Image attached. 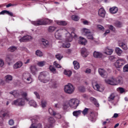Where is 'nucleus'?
Instances as JSON below:
<instances>
[{
  "instance_id": "obj_36",
  "label": "nucleus",
  "mask_w": 128,
  "mask_h": 128,
  "mask_svg": "<svg viewBox=\"0 0 128 128\" xmlns=\"http://www.w3.org/2000/svg\"><path fill=\"white\" fill-rule=\"evenodd\" d=\"M114 98H116V94L114 93L111 94L108 98V102H112L114 100Z\"/></svg>"
},
{
  "instance_id": "obj_27",
  "label": "nucleus",
  "mask_w": 128,
  "mask_h": 128,
  "mask_svg": "<svg viewBox=\"0 0 128 128\" xmlns=\"http://www.w3.org/2000/svg\"><path fill=\"white\" fill-rule=\"evenodd\" d=\"M42 21L43 26H46V24H52V20L48 18L42 19Z\"/></svg>"
},
{
  "instance_id": "obj_59",
  "label": "nucleus",
  "mask_w": 128,
  "mask_h": 128,
  "mask_svg": "<svg viewBox=\"0 0 128 128\" xmlns=\"http://www.w3.org/2000/svg\"><path fill=\"white\" fill-rule=\"evenodd\" d=\"M97 28L100 30H104V28L101 25H98Z\"/></svg>"
},
{
  "instance_id": "obj_51",
  "label": "nucleus",
  "mask_w": 128,
  "mask_h": 128,
  "mask_svg": "<svg viewBox=\"0 0 128 128\" xmlns=\"http://www.w3.org/2000/svg\"><path fill=\"white\" fill-rule=\"evenodd\" d=\"M123 72H128V64L125 65L124 66Z\"/></svg>"
},
{
  "instance_id": "obj_16",
  "label": "nucleus",
  "mask_w": 128,
  "mask_h": 128,
  "mask_svg": "<svg viewBox=\"0 0 128 128\" xmlns=\"http://www.w3.org/2000/svg\"><path fill=\"white\" fill-rule=\"evenodd\" d=\"M22 66V62L20 61L16 62L13 66L14 70H18V68H20Z\"/></svg>"
},
{
  "instance_id": "obj_12",
  "label": "nucleus",
  "mask_w": 128,
  "mask_h": 128,
  "mask_svg": "<svg viewBox=\"0 0 128 128\" xmlns=\"http://www.w3.org/2000/svg\"><path fill=\"white\" fill-rule=\"evenodd\" d=\"M98 72L99 74H100L102 78H108V72H106L104 69L100 68L98 69Z\"/></svg>"
},
{
  "instance_id": "obj_62",
  "label": "nucleus",
  "mask_w": 128,
  "mask_h": 128,
  "mask_svg": "<svg viewBox=\"0 0 128 128\" xmlns=\"http://www.w3.org/2000/svg\"><path fill=\"white\" fill-rule=\"evenodd\" d=\"M21 94L23 98H26L28 96V93L26 92H22Z\"/></svg>"
},
{
  "instance_id": "obj_40",
  "label": "nucleus",
  "mask_w": 128,
  "mask_h": 128,
  "mask_svg": "<svg viewBox=\"0 0 128 128\" xmlns=\"http://www.w3.org/2000/svg\"><path fill=\"white\" fill-rule=\"evenodd\" d=\"M50 78L45 77L42 78V80H40V82H42L46 84V82H50Z\"/></svg>"
},
{
  "instance_id": "obj_45",
  "label": "nucleus",
  "mask_w": 128,
  "mask_h": 128,
  "mask_svg": "<svg viewBox=\"0 0 128 128\" xmlns=\"http://www.w3.org/2000/svg\"><path fill=\"white\" fill-rule=\"evenodd\" d=\"M16 46H11L10 48H8V50L9 52H15V50H16Z\"/></svg>"
},
{
  "instance_id": "obj_56",
  "label": "nucleus",
  "mask_w": 128,
  "mask_h": 128,
  "mask_svg": "<svg viewBox=\"0 0 128 128\" xmlns=\"http://www.w3.org/2000/svg\"><path fill=\"white\" fill-rule=\"evenodd\" d=\"M41 106L42 108H46V101L43 100L41 102Z\"/></svg>"
},
{
  "instance_id": "obj_1",
  "label": "nucleus",
  "mask_w": 128,
  "mask_h": 128,
  "mask_svg": "<svg viewBox=\"0 0 128 128\" xmlns=\"http://www.w3.org/2000/svg\"><path fill=\"white\" fill-rule=\"evenodd\" d=\"M78 104H80V100H78L72 98L69 100L68 102H66L64 104L63 106L64 108H68L69 106L71 108L76 110V108L78 106Z\"/></svg>"
},
{
  "instance_id": "obj_11",
  "label": "nucleus",
  "mask_w": 128,
  "mask_h": 128,
  "mask_svg": "<svg viewBox=\"0 0 128 128\" xmlns=\"http://www.w3.org/2000/svg\"><path fill=\"white\" fill-rule=\"evenodd\" d=\"M30 72L33 74V76H36V72H38V68H36V66L35 65H32L30 68Z\"/></svg>"
},
{
  "instance_id": "obj_64",
  "label": "nucleus",
  "mask_w": 128,
  "mask_h": 128,
  "mask_svg": "<svg viewBox=\"0 0 128 128\" xmlns=\"http://www.w3.org/2000/svg\"><path fill=\"white\" fill-rule=\"evenodd\" d=\"M108 28L111 30H114V27L112 25H108Z\"/></svg>"
},
{
  "instance_id": "obj_42",
  "label": "nucleus",
  "mask_w": 128,
  "mask_h": 128,
  "mask_svg": "<svg viewBox=\"0 0 128 128\" xmlns=\"http://www.w3.org/2000/svg\"><path fill=\"white\" fill-rule=\"evenodd\" d=\"M46 65V62L44 61H40V62H38L37 63V66H44Z\"/></svg>"
},
{
  "instance_id": "obj_3",
  "label": "nucleus",
  "mask_w": 128,
  "mask_h": 128,
  "mask_svg": "<svg viewBox=\"0 0 128 128\" xmlns=\"http://www.w3.org/2000/svg\"><path fill=\"white\" fill-rule=\"evenodd\" d=\"M22 79L25 84H32V75L30 73H24Z\"/></svg>"
},
{
  "instance_id": "obj_23",
  "label": "nucleus",
  "mask_w": 128,
  "mask_h": 128,
  "mask_svg": "<svg viewBox=\"0 0 128 128\" xmlns=\"http://www.w3.org/2000/svg\"><path fill=\"white\" fill-rule=\"evenodd\" d=\"M86 40L84 38L82 37H80L78 43L80 44H82L83 46H86Z\"/></svg>"
},
{
  "instance_id": "obj_22",
  "label": "nucleus",
  "mask_w": 128,
  "mask_h": 128,
  "mask_svg": "<svg viewBox=\"0 0 128 128\" xmlns=\"http://www.w3.org/2000/svg\"><path fill=\"white\" fill-rule=\"evenodd\" d=\"M114 50L112 49H110L108 48H106L104 51V54H108V56H110V54H112Z\"/></svg>"
},
{
  "instance_id": "obj_26",
  "label": "nucleus",
  "mask_w": 128,
  "mask_h": 128,
  "mask_svg": "<svg viewBox=\"0 0 128 128\" xmlns=\"http://www.w3.org/2000/svg\"><path fill=\"white\" fill-rule=\"evenodd\" d=\"M48 73L46 72H41L40 73V75L39 76L38 79L42 80L44 78H46V76H48Z\"/></svg>"
},
{
  "instance_id": "obj_38",
  "label": "nucleus",
  "mask_w": 128,
  "mask_h": 128,
  "mask_svg": "<svg viewBox=\"0 0 128 128\" xmlns=\"http://www.w3.org/2000/svg\"><path fill=\"white\" fill-rule=\"evenodd\" d=\"M4 78L6 82H10L12 80V75H7L5 76Z\"/></svg>"
},
{
  "instance_id": "obj_25",
  "label": "nucleus",
  "mask_w": 128,
  "mask_h": 128,
  "mask_svg": "<svg viewBox=\"0 0 128 128\" xmlns=\"http://www.w3.org/2000/svg\"><path fill=\"white\" fill-rule=\"evenodd\" d=\"M116 86L118 84H124V79L122 76H119L117 78H116Z\"/></svg>"
},
{
  "instance_id": "obj_54",
  "label": "nucleus",
  "mask_w": 128,
  "mask_h": 128,
  "mask_svg": "<svg viewBox=\"0 0 128 128\" xmlns=\"http://www.w3.org/2000/svg\"><path fill=\"white\" fill-rule=\"evenodd\" d=\"M54 108H62V104L60 103H57L54 104Z\"/></svg>"
},
{
  "instance_id": "obj_60",
  "label": "nucleus",
  "mask_w": 128,
  "mask_h": 128,
  "mask_svg": "<svg viewBox=\"0 0 128 128\" xmlns=\"http://www.w3.org/2000/svg\"><path fill=\"white\" fill-rule=\"evenodd\" d=\"M35 128H42V126L40 124H36V123H35Z\"/></svg>"
},
{
  "instance_id": "obj_32",
  "label": "nucleus",
  "mask_w": 128,
  "mask_h": 128,
  "mask_svg": "<svg viewBox=\"0 0 128 128\" xmlns=\"http://www.w3.org/2000/svg\"><path fill=\"white\" fill-rule=\"evenodd\" d=\"M49 70L50 72H52V74H58V72H56V68L52 65H50L49 66Z\"/></svg>"
},
{
  "instance_id": "obj_34",
  "label": "nucleus",
  "mask_w": 128,
  "mask_h": 128,
  "mask_svg": "<svg viewBox=\"0 0 128 128\" xmlns=\"http://www.w3.org/2000/svg\"><path fill=\"white\" fill-rule=\"evenodd\" d=\"M56 24L59 26H66V24H68V22H66L62 20H57Z\"/></svg>"
},
{
  "instance_id": "obj_37",
  "label": "nucleus",
  "mask_w": 128,
  "mask_h": 128,
  "mask_svg": "<svg viewBox=\"0 0 128 128\" xmlns=\"http://www.w3.org/2000/svg\"><path fill=\"white\" fill-rule=\"evenodd\" d=\"M55 38L57 40H62V34L58 32V31H56L55 33Z\"/></svg>"
},
{
  "instance_id": "obj_7",
  "label": "nucleus",
  "mask_w": 128,
  "mask_h": 128,
  "mask_svg": "<svg viewBox=\"0 0 128 128\" xmlns=\"http://www.w3.org/2000/svg\"><path fill=\"white\" fill-rule=\"evenodd\" d=\"M124 59L120 58L114 63V66L117 68H120L122 66H124Z\"/></svg>"
},
{
  "instance_id": "obj_50",
  "label": "nucleus",
  "mask_w": 128,
  "mask_h": 128,
  "mask_svg": "<svg viewBox=\"0 0 128 128\" xmlns=\"http://www.w3.org/2000/svg\"><path fill=\"white\" fill-rule=\"evenodd\" d=\"M54 66H56V68H62V66L60 65L58 62H56V61H55L54 62Z\"/></svg>"
},
{
  "instance_id": "obj_39",
  "label": "nucleus",
  "mask_w": 128,
  "mask_h": 128,
  "mask_svg": "<svg viewBox=\"0 0 128 128\" xmlns=\"http://www.w3.org/2000/svg\"><path fill=\"white\" fill-rule=\"evenodd\" d=\"M28 104L30 106H34V108H36V102H34V100H31L29 101Z\"/></svg>"
},
{
  "instance_id": "obj_4",
  "label": "nucleus",
  "mask_w": 128,
  "mask_h": 128,
  "mask_svg": "<svg viewBox=\"0 0 128 128\" xmlns=\"http://www.w3.org/2000/svg\"><path fill=\"white\" fill-rule=\"evenodd\" d=\"M64 92L68 94H72L74 92V87L72 84H69L65 86L64 88Z\"/></svg>"
},
{
  "instance_id": "obj_48",
  "label": "nucleus",
  "mask_w": 128,
  "mask_h": 128,
  "mask_svg": "<svg viewBox=\"0 0 128 128\" xmlns=\"http://www.w3.org/2000/svg\"><path fill=\"white\" fill-rule=\"evenodd\" d=\"M56 59L58 60H61L62 58H64V56H62V55L60 54H57L56 55Z\"/></svg>"
},
{
  "instance_id": "obj_17",
  "label": "nucleus",
  "mask_w": 128,
  "mask_h": 128,
  "mask_svg": "<svg viewBox=\"0 0 128 128\" xmlns=\"http://www.w3.org/2000/svg\"><path fill=\"white\" fill-rule=\"evenodd\" d=\"M98 14L101 18H104L106 16V10H104V9L100 8L98 10Z\"/></svg>"
},
{
  "instance_id": "obj_31",
  "label": "nucleus",
  "mask_w": 128,
  "mask_h": 128,
  "mask_svg": "<svg viewBox=\"0 0 128 128\" xmlns=\"http://www.w3.org/2000/svg\"><path fill=\"white\" fill-rule=\"evenodd\" d=\"M115 52L118 56H122V50L118 47H116L115 48Z\"/></svg>"
},
{
  "instance_id": "obj_35",
  "label": "nucleus",
  "mask_w": 128,
  "mask_h": 128,
  "mask_svg": "<svg viewBox=\"0 0 128 128\" xmlns=\"http://www.w3.org/2000/svg\"><path fill=\"white\" fill-rule=\"evenodd\" d=\"M73 64L74 66V68L75 70H78L80 68V63L76 60L73 62Z\"/></svg>"
},
{
  "instance_id": "obj_10",
  "label": "nucleus",
  "mask_w": 128,
  "mask_h": 128,
  "mask_svg": "<svg viewBox=\"0 0 128 128\" xmlns=\"http://www.w3.org/2000/svg\"><path fill=\"white\" fill-rule=\"evenodd\" d=\"M40 44H42L44 48H48L50 46V42L46 39L42 38L40 40Z\"/></svg>"
},
{
  "instance_id": "obj_47",
  "label": "nucleus",
  "mask_w": 128,
  "mask_h": 128,
  "mask_svg": "<svg viewBox=\"0 0 128 128\" xmlns=\"http://www.w3.org/2000/svg\"><path fill=\"white\" fill-rule=\"evenodd\" d=\"M49 114H51V116H56V112L52 110V108H50L48 110Z\"/></svg>"
},
{
  "instance_id": "obj_29",
  "label": "nucleus",
  "mask_w": 128,
  "mask_h": 128,
  "mask_svg": "<svg viewBox=\"0 0 128 128\" xmlns=\"http://www.w3.org/2000/svg\"><path fill=\"white\" fill-rule=\"evenodd\" d=\"M94 58H102V54L100 52L95 51L94 52Z\"/></svg>"
},
{
  "instance_id": "obj_61",
  "label": "nucleus",
  "mask_w": 128,
  "mask_h": 128,
  "mask_svg": "<svg viewBox=\"0 0 128 128\" xmlns=\"http://www.w3.org/2000/svg\"><path fill=\"white\" fill-rule=\"evenodd\" d=\"M86 36L88 40H94V36L91 34L86 35Z\"/></svg>"
},
{
  "instance_id": "obj_58",
  "label": "nucleus",
  "mask_w": 128,
  "mask_h": 128,
  "mask_svg": "<svg viewBox=\"0 0 128 128\" xmlns=\"http://www.w3.org/2000/svg\"><path fill=\"white\" fill-rule=\"evenodd\" d=\"M8 124L10 126H14V120L10 119V120H9Z\"/></svg>"
},
{
  "instance_id": "obj_8",
  "label": "nucleus",
  "mask_w": 128,
  "mask_h": 128,
  "mask_svg": "<svg viewBox=\"0 0 128 128\" xmlns=\"http://www.w3.org/2000/svg\"><path fill=\"white\" fill-rule=\"evenodd\" d=\"M48 124L46 126L48 128H52V126H54V124L56 122V120H54V118L52 117H50L48 119Z\"/></svg>"
},
{
  "instance_id": "obj_63",
  "label": "nucleus",
  "mask_w": 128,
  "mask_h": 128,
  "mask_svg": "<svg viewBox=\"0 0 128 128\" xmlns=\"http://www.w3.org/2000/svg\"><path fill=\"white\" fill-rule=\"evenodd\" d=\"M4 62L2 60L0 59V68H2L4 66Z\"/></svg>"
},
{
  "instance_id": "obj_21",
  "label": "nucleus",
  "mask_w": 128,
  "mask_h": 128,
  "mask_svg": "<svg viewBox=\"0 0 128 128\" xmlns=\"http://www.w3.org/2000/svg\"><path fill=\"white\" fill-rule=\"evenodd\" d=\"M118 46L120 48H122V50H126L128 48V45H126V44L124 43L123 42H119L118 44Z\"/></svg>"
},
{
  "instance_id": "obj_44",
  "label": "nucleus",
  "mask_w": 128,
  "mask_h": 128,
  "mask_svg": "<svg viewBox=\"0 0 128 128\" xmlns=\"http://www.w3.org/2000/svg\"><path fill=\"white\" fill-rule=\"evenodd\" d=\"M72 20L74 22H78L80 20V17L78 16L73 15L72 16Z\"/></svg>"
},
{
  "instance_id": "obj_49",
  "label": "nucleus",
  "mask_w": 128,
  "mask_h": 128,
  "mask_svg": "<svg viewBox=\"0 0 128 128\" xmlns=\"http://www.w3.org/2000/svg\"><path fill=\"white\" fill-rule=\"evenodd\" d=\"M84 26H90L92 24V23L90 22H88L86 20H84L82 22Z\"/></svg>"
},
{
  "instance_id": "obj_52",
  "label": "nucleus",
  "mask_w": 128,
  "mask_h": 128,
  "mask_svg": "<svg viewBox=\"0 0 128 128\" xmlns=\"http://www.w3.org/2000/svg\"><path fill=\"white\" fill-rule=\"evenodd\" d=\"M56 29V26H50L48 28V30L50 32H54Z\"/></svg>"
},
{
  "instance_id": "obj_9",
  "label": "nucleus",
  "mask_w": 128,
  "mask_h": 128,
  "mask_svg": "<svg viewBox=\"0 0 128 128\" xmlns=\"http://www.w3.org/2000/svg\"><path fill=\"white\" fill-rule=\"evenodd\" d=\"M105 82L108 84H111L112 86H116V78H112L110 80H106Z\"/></svg>"
},
{
  "instance_id": "obj_18",
  "label": "nucleus",
  "mask_w": 128,
  "mask_h": 128,
  "mask_svg": "<svg viewBox=\"0 0 128 128\" xmlns=\"http://www.w3.org/2000/svg\"><path fill=\"white\" fill-rule=\"evenodd\" d=\"M81 32L84 36H88V34H92L90 30L86 28H82Z\"/></svg>"
},
{
  "instance_id": "obj_57",
  "label": "nucleus",
  "mask_w": 128,
  "mask_h": 128,
  "mask_svg": "<svg viewBox=\"0 0 128 128\" xmlns=\"http://www.w3.org/2000/svg\"><path fill=\"white\" fill-rule=\"evenodd\" d=\"M54 116H55L56 118H62V115L58 113L55 112V115H54Z\"/></svg>"
},
{
  "instance_id": "obj_19",
  "label": "nucleus",
  "mask_w": 128,
  "mask_h": 128,
  "mask_svg": "<svg viewBox=\"0 0 128 128\" xmlns=\"http://www.w3.org/2000/svg\"><path fill=\"white\" fill-rule=\"evenodd\" d=\"M81 54L83 58H86L88 56V52L86 48H82L81 50Z\"/></svg>"
},
{
  "instance_id": "obj_41",
  "label": "nucleus",
  "mask_w": 128,
  "mask_h": 128,
  "mask_svg": "<svg viewBox=\"0 0 128 128\" xmlns=\"http://www.w3.org/2000/svg\"><path fill=\"white\" fill-rule=\"evenodd\" d=\"M80 114H82V111L80 110L74 111L72 113L73 116H78L80 115Z\"/></svg>"
},
{
  "instance_id": "obj_15",
  "label": "nucleus",
  "mask_w": 128,
  "mask_h": 128,
  "mask_svg": "<svg viewBox=\"0 0 128 128\" xmlns=\"http://www.w3.org/2000/svg\"><path fill=\"white\" fill-rule=\"evenodd\" d=\"M32 38V36L26 35L23 36L20 39V42H28V40H30Z\"/></svg>"
},
{
  "instance_id": "obj_28",
  "label": "nucleus",
  "mask_w": 128,
  "mask_h": 128,
  "mask_svg": "<svg viewBox=\"0 0 128 128\" xmlns=\"http://www.w3.org/2000/svg\"><path fill=\"white\" fill-rule=\"evenodd\" d=\"M4 14L10 16H14V14L8 10H4L0 12V14Z\"/></svg>"
},
{
  "instance_id": "obj_46",
  "label": "nucleus",
  "mask_w": 128,
  "mask_h": 128,
  "mask_svg": "<svg viewBox=\"0 0 128 128\" xmlns=\"http://www.w3.org/2000/svg\"><path fill=\"white\" fill-rule=\"evenodd\" d=\"M36 56H42L43 54L42 51L40 50H37L36 52Z\"/></svg>"
},
{
  "instance_id": "obj_24",
  "label": "nucleus",
  "mask_w": 128,
  "mask_h": 128,
  "mask_svg": "<svg viewBox=\"0 0 128 128\" xmlns=\"http://www.w3.org/2000/svg\"><path fill=\"white\" fill-rule=\"evenodd\" d=\"M110 12L111 14H116L118 12V8L116 6H113L110 8Z\"/></svg>"
},
{
  "instance_id": "obj_2",
  "label": "nucleus",
  "mask_w": 128,
  "mask_h": 128,
  "mask_svg": "<svg viewBox=\"0 0 128 128\" xmlns=\"http://www.w3.org/2000/svg\"><path fill=\"white\" fill-rule=\"evenodd\" d=\"M56 32L60 33V34H66V40L68 42H72V36L68 32V30H66V28H61Z\"/></svg>"
},
{
  "instance_id": "obj_43",
  "label": "nucleus",
  "mask_w": 128,
  "mask_h": 128,
  "mask_svg": "<svg viewBox=\"0 0 128 128\" xmlns=\"http://www.w3.org/2000/svg\"><path fill=\"white\" fill-rule=\"evenodd\" d=\"M31 120L32 122V124L30 128H36V120L35 119H32Z\"/></svg>"
},
{
  "instance_id": "obj_33",
  "label": "nucleus",
  "mask_w": 128,
  "mask_h": 128,
  "mask_svg": "<svg viewBox=\"0 0 128 128\" xmlns=\"http://www.w3.org/2000/svg\"><path fill=\"white\" fill-rule=\"evenodd\" d=\"M64 74L68 76V78H70L72 74V72L71 70H64Z\"/></svg>"
},
{
  "instance_id": "obj_13",
  "label": "nucleus",
  "mask_w": 128,
  "mask_h": 128,
  "mask_svg": "<svg viewBox=\"0 0 128 128\" xmlns=\"http://www.w3.org/2000/svg\"><path fill=\"white\" fill-rule=\"evenodd\" d=\"M97 116L98 114L96 112H92L90 114V116H89V120H91V122H96Z\"/></svg>"
},
{
  "instance_id": "obj_53",
  "label": "nucleus",
  "mask_w": 128,
  "mask_h": 128,
  "mask_svg": "<svg viewBox=\"0 0 128 128\" xmlns=\"http://www.w3.org/2000/svg\"><path fill=\"white\" fill-rule=\"evenodd\" d=\"M88 108H85L83 111L82 112V114L86 116V114H88Z\"/></svg>"
},
{
  "instance_id": "obj_30",
  "label": "nucleus",
  "mask_w": 128,
  "mask_h": 128,
  "mask_svg": "<svg viewBox=\"0 0 128 128\" xmlns=\"http://www.w3.org/2000/svg\"><path fill=\"white\" fill-rule=\"evenodd\" d=\"M10 94H12V96H14V98H18V96H20V94L18 93V92L16 90L10 92Z\"/></svg>"
},
{
  "instance_id": "obj_5",
  "label": "nucleus",
  "mask_w": 128,
  "mask_h": 128,
  "mask_svg": "<svg viewBox=\"0 0 128 128\" xmlns=\"http://www.w3.org/2000/svg\"><path fill=\"white\" fill-rule=\"evenodd\" d=\"M26 104V102L24 101V98H18L16 100H14L12 104L15 106H24Z\"/></svg>"
},
{
  "instance_id": "obj_6",
  "label": "nucleus",
  "mask_w": 128,
  "mask_h": 128,
  "mask_svg": "<svg viewBox=\"0 0 128 128\" xmlns=\"http://www.w3.org/2000/svg\"><path fill=\"white\" fill-rule=\"evenodd\" d=\"M92 86L94 90H96L98 92H104V87L100 86L96 81L92 82Z\"/></svg>"
},
{
  "instance_id": "obj_20",
  "label": "nucleus",
  "mask_w": 128,
  "mask_h": 128,
  "mask_svg": "<svg viewBox=\"0 0 128 128\" xmlns=\"http://www.w3.org/2000/svg\"><path fill=\"white\" fill-rule=\"evenodd\" d=\"M70 42L67 41L66 38V42L62 44V47L64 48H70Z\"/></svg>"
},
{
  "instance_id": "obj_14",
  "label": "nucleus",
  "mask_w": 128,
  "mask_h": 128,
  "mask_svg": "<svg viewBox=\"0 0 128 128\" xmlns=\"http://www.w3.org/2000/svg\"><path fill=\"white\" fill-rule=\"evenodd\" d=\"M32 24L38 26H44L42 19H38L36 21H33L32 22Z\"/></svg>"
},
{
  "instance_id": "obj_55",
  "label": "nucleus",
  "mask_w": 128,
  "mask_h": 128,
  "mask_svg": "<svg viewBox=\"0 0 128 128\" xmlns=\"http://www.w3.org/2000/svg\"><path fill=\"white\" fill-rule=\"evenodd\" d=\"M117 90L120 92V94H123V92H124V89L122 88H117Z\"/></svg>"
}]
</instances>
